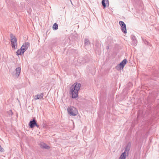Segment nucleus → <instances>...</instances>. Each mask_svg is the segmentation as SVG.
<instances>
[{
  "instance_id": "nucleus-1",
  "label": "nucleus",
  "mask_w": 159,
  "mask_h": 159,
  "mask_svg": "<svg viewBox=\"0 0 159 159\" xmlns=\"http://www.w3.org/2000/svg\"><path fill=\"white\" fill-rule=\"evenodd\" d=\"M81 86L80 83H75L70 87V94L71 95L72 98H75L78 96V93Z\"/></svg>"
},
{
  "instance_id": "nucleus-2",
  "label": "nucleus",
  "mask_w": 159,
  "mask_h": 159,
  "mask_svg": "<svg viewBox=\"0 0 159 159\" xmlns=\"http://www.w3.org/2000/svg\"><path fill=\"white\" fill-rule=\"evenodd\" d=\"M67 110L68 114L71 116H75L78 114L77 109L73 106L68 107Z\"/></svg>"
},
{
  "instance_id": "nucleus-3",
  "label": "nucleus",
  "mask_w": 159,
  "mask_h": 159,
  "mask_svg": "<svg viewBox=\"0 0 159 159\" xmlns=\"http://www.w3.org/2000/svg\"><path fill=\"white\" fill-rule=\"evenodd\" d=\"M29 126L30 128H33L35 126H37L38 128H39V126L37 123L35 117H34L32 120L30 121L29 123Z\"/></svg>"
},
{
  "instance_id": "nucleus-4",
  "label": "nucleus",
  "mask_w": 159,
  "mask_h": 159,
  "mask_svg": "<svg viewBox=\"0 0 159 159\" xmlns=\"http://www.w3.org/2000/svg\"><path fill=\"white\" fill-rule=\"evenodd\" d=\"M20 71L21 68L20 67H17L16 68L15 71L13 72L12 74L13 77L15 79H17L20 74Z\"/></svg>"
},
{
  "instance_id": "nucleus-5",
  "label": "nucleus",
  "mask_w": 159,
  "mask_h": 159,
  "mask_svg": "<svg viewBox=\"0 0 159 159\" xmlns=\"http://www.w3.org/2000/svg\"><path fill=\"white\" fill-rule=\"evenodd\" d=\"M30 45V43L29 42H25L23 43L21 48L22 53L23 54L24 52L27 50Z\"/></svg>"
},
{
  "instance_id": "nucleus-6",
  "label": "nucleus",
  "mask_w": 159,
  "mask_h": 159,
  "mask_svg": "<svg viewBox=\"0 0 159 159\" xmlns=\"http://www.w3.org/2000/svg\"><path fill=\"white\" fill-rule=\"evenodd\" d=\"M119 24L120 25L121 27V30L124 34H126L127 33L126 31V25L123 21H120Z\"/></svg>"
},
{
  "instance_id": "nucleus-7",
  "label": "nucleus",
  "mask_w": 159,
  "mask_h": 159,
  "mask_svg": "<svg viewBox=\"0 0 159 159\" xmlns=\"http://www.w3.org/2000/svg\"><path fill=\"white\" fill-rule=\"evenodd\" d=\"M11 47L13 49H16L17 48V39L16 38H14L11 39Z\"/></svg>"
},
{
  "instance_id": "nucleus-8",
  "label": "nucleus",
  "mask_w": 159,
  "mask_h": 159,
  "mask_svg": "<svg viewBox=\"0 0 159 159\" xmlns=\"http://www.w3.org/2000/svg\"><path fill=\"white\" fill-rule=\"evenodd\" d=\"M131 145V143L130 142H129L128 143L127 145L126 146L125 148L124 152L122 153H125L124 154L125 156H126V153H127V154L129 153Z\"/></svg>"
},
{
  "instance_id": "nucleus-9",
  "label": "nucleus",
  "mask_w": 159,
  "mask_h": 159,
  "mask_svg": "<svg viewBox=\"0 0 159 159\" xmlns=\"http://www.w3.org/2000/svg\"><path fill=\"white\" fill-rule=\"evenodd\" d=\"M127 60L125 59H124L118 65L120 69L124 68L125 65L126 64Z\"/></svg>"
},
{
  "instance_id": "nucleus-10",
  "label": "nucleus",
  "mask_w": 159,
  "mask_h": 159,
  "mask_svg": "<svg viewBox=\"0 0 159 159\" xmlns=\"http://www.w3.org/2000/svg\"><path fill=\"white\" fill-rule=\"evenodd\" d=\"M102 3L103 8L104 9L107 5L109 6V2L108 0H102Z\"/></svg>"
},
{
  "instance_id": "nucleus-11",
  "label": "nucleus",
  "mask_w": 159,
  "mask_h": 159,
  "mask_svg": "<svg viewBox=\"0 0 159 159\" xmlns=\"http://www.w3.org/2000/svg\"><path fill=\"white\" fill-rule=\"evenodd\" d=\"M40 147L43 149H49L50 147L43 142H41L39 144Z\"/></svg>"
},
{
  "instance_id": "nucleus-12",
  "label": "nucleus",
  "mask_w": 159,
  "mask_h": 159,
  "mask_svg": "<svg viewBox=\"0 0 159 159\" xmlns=\"http://www.w3.org/2000/svg\"><path fill=\"white\" fill-rule=\"evenodd\" d=\"M131 39L132 40V44L134 45L136 44L137 42V41L136 39L135 36L133 35H131Z\"/></svg>"
},
{
  "instance_id": "nucleus-13",
  "label": "nucleus",
  "mask_w": 159,
  "mask_h": 159,
  "mask_svg": "<svg viewBox=\"0 0 159 159\" xmlns=\"http://www.w3.org/2000/svg\"><path fill=\"white\" fill-rule=\"evenodd\" d=\"M84 43L86 45H89L90 44V42L88 39L85 38L84 41Z\"/></svg>"
},
{
  "instance_id": "nucleus-14",
  "label": "nucleus",
  "mask_w": 159,
  "mask_h": 159,
  "mask_svg": "<svg viewBox=\"0 0 159 159\" xmlns=\"http://www.w3.org/2000/svg\"><path fill=\"white\" fill-rule=\"evenodd\" d=\"M53 30H56L58 29V25L56 23L54 24L52 26Z\"/></svg>"
},
{
  "instance_id": "nucleus-15",
  "label": "nucleus",
  "mask_w": 159,
  "mask_h": 159,
  "mask_svg": "<svg viewBox=\"0 0 159 159\" xmlns=\"http://www.w3.org/2000/svg\"><path fill=\"white\" fill-rule=\"evenodd\" d=\"M21 48L18 49L17 52H16V54L17 55H21Z\"/></svg>"
},
{
  "instance_id": "nucleus-16",
  "label": "nucleus",
  "mask_w": 159,
  "mask_h": 159,
  "mask_svg": "<svg viewBox=\"0 0 159 159\" xmlns=\"http://www.w3.org/2000/svg\"><path fill=\"white\" fill-rule=\"evenodd\" d=\"M124 153H122L119 158V159H125L126 156L124 155Z\"/></svg>"
},
{
  "instance_id": "nucleus-17",
  "label": "nucleus",
  "mask_w": 159,
  "mask_h": 159,
  "mask_svg": "<svg viewBox=\"0 0 159 159\" xmlns=\"http://www.w3.org/2000/svg\"><path fill=\"white\" fill-rule=\"evenodd\" d=\"M10 37L11 38V39H13L14 38H16V37L14 36L13 34H11L10 35Z\"/></svg>"
},
{
  "instance_id": "nucleus-18",
  "label": "nucleus",
  "mask_w": 159,
  "mask_h": 159,
  "mask_svg": "<svg viewBox=\"0 0 159 159\" xmlns=\"http://www.w3.org/2000/svg\"><path fill=\"white\" fill-rule=\"evenodd\" d=\"M39 99H41L43 98V93H41L40 94H39Z\"/></svg>"
},
{
  "instance_id": "nucleus-19",
  "label": "nucleus",
  "mask_w": 159,
  "mask_h": 159,
  "mask_svg": "<svg viewBox=\"0 0 159 159\" xmlns=\"http://www.w3.org/2000/svg\"><path fill=\"white\" fill-rule=\"evenodd\" d=\"M142 39L145 44H148V42L145 39Z\"/></svg>"
},
{
  "instance_id": "nucleus-20",
  "label": "nucleus",
  "mask_w": 159,
  "mask_h": 159,
  "mask_svg": "<svg viewBox=\"0 0 159 159\" xmlns=\"http://www.w3.org/2000/svg\"><path fill=\"white\" fill-rule=\"evenodd\" d=\"M154 76L155 77H157L158 76V75L157 74V73H154ZM153 79V80H156V78H154Z\"/></svg>"
},
{
  "instance_id": "nucleus-21",
  "label": "nucleus",
  "mask_w": 159,
  "mask_h": 159,
  "mask_svg": "<svg viewBox=\"0 0 159 159\" xmlns=\"http://www.w3.org/2000/svg\"><path fill=\"white\" fill-rule=\"evenodd\" d=\"M35 100L39 99V95H35Z\"/></svg>"
},
{
  "instance_id": "nucleus-22",
  "label": "nucleus",
  "mask_w": 159,
  "mask_h": 159,
  "mask_svg": "<svg viewBox=\"0 0 159 159\" xmlns=\"http://www.w3.org/2000/svg\"><path fill=\"white\" fill-rule=\"evenodd\" d=\"M0 151L2 152H3L4 151V149L1 146L0 147Z\"/></svg>"
},
{
  "instance_id": "nucleus-23",
  "label": "nucleus",
  "mask_w": 159,
  "mask_h": 159,
  "mask_svg": "<svg viewBox=\"0 0 159 159\" xmlns=\"http://www.w3.org/2000/svg\"><path fill=\"white\" fill-rule=\"evenodd\" d=\"M149 110H150V109H149Z\"/></svg>"
}]
</instances>
